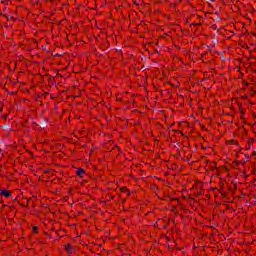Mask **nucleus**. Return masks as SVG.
<instances>
[{
	"mask_svg": "<svg viewBox=\"0 0 256 256\" xmlns=\"http://www.w3.org/2000/svg\"><path fill=\"white\" fill-rule=\"evenodd\" d=\"M76 174L78 175V177H81V179H83V177H85V170L83 168H78Z\"/></svg>",
	"mask_w": 256,
	"mask_h": 256,
	"instance_id": "f257e3e1",
	"label": "nucleus"
},
{
	"mask_svg": "<svg viewBox=\"0 0 256 256\" xmlns=\"http://www.w3.org/2000/svg\"><path fill=\"white\" fill-rule=\"evenodd\" d=\"M1 195L3 197L9 198V196L11 195V192L8 190H2Z\"/></svg>",
	"mask_w": 256,
	"mask_h": 256,
	"instance_id": "f03ea898",
	"label": "nucleus"
},
{
	"mask_svg": "<svg viewBox=\"0 0 256 256\" xmlns=\"http://www.w3.org/2000/svg\"><path fill=\"white\" fill-rule=\"evenodd\" d=\"M33 231H34V232H37V226H34V227H33Z\"/></svg>",
	"mask_w": 256,
	"mask_h": 256,
	"instance_id": "7ed1b4c3",
	"label": "nucleus"
},
{
	"mask_svg": "<svg viewBox=\"0 0 256 256\" xmlns=\"http://www.w3.org/2000/svg\"><path fill=\"white\" fill-rule=\"evenodd\" d=\"M68 97H79V95H69Z\"/></svg>",
	"mask_w": 256,
	"mask_h": 256,
	"instance_id": "20e7f679",
	"label": "nucleus"
},
{
	"mask_svg": "<svg viewBox=\"0 0 256 256\" xmlns=\"http://www.w3.org/2000/svg\"><path fill=\"white\" fill-rule=\"evenodd\" d=\"M124 191H127V189H126V188H124Z\"/></svg>",
	"mask_w": 256,
	"mask_h": 256,
	"instance_id": "39448f33",
	"label": "nucleus"
}]
</instances>
